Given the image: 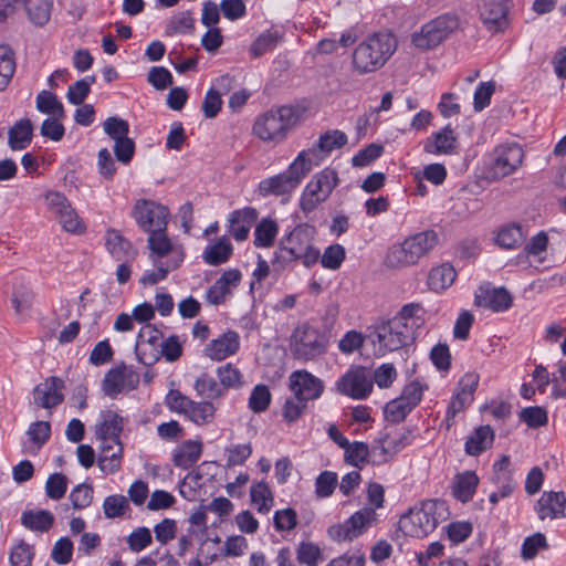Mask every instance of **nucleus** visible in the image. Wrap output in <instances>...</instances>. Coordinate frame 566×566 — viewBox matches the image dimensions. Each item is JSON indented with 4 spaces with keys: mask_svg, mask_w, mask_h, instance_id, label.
<instances>
[{
    "mask_svg": "<svg viewBox=\"0 0 566 566\" xmlns=\"http://www.w3.org/2000/svg\"><path fill=\"white\" fill-rule=\"evenodd\" d=\"M307 108L301 104L272 107L259 115L253 124V134L263 142L280 143L290 129L296 126Z\"/></svg>",
    "mask_w": 566,
    "mask_h": 566,
    "instance_id": "f257e3e1",
    "label": "nucleus"
},
{
    "mask_svg": "<svg viewBox=\"0 0 566 566\" xmlns=\"http://www.w3.org/2000/svg\"><path fill=\"white\" fill-rule=\"evenodd\" d=\"M397 49L390 32H375L359 43L353 52L354 70L366 74L381 69Z\"/></svg>",
    "mask_w": 566,
    "mask_h": 566,
    "instance_id": "f03ea898",
    "label": "nucleus"
},
{
    "mask_svg": "<svg viewBox=\"0 0 566 566\" xmlns=\"http://www.w3.org/2000/svg\"><path fill=\"white\" fill-rule=\"evenodd\" d=\"M438 242L439 235L431 229L408 235L402 242L388 249L386 265L394 269L416 265L437 247Z\"/></svg>",
    "mask_w": 566,
    "mask_h": 566,
    "instance_id": "7ed1b4c3",
    "label": "nucleus"
},
{
    "mask_svg": "<svg viewBox=\"0 0 566 566\" xmlns=\"http://www.w3.org/2000/svg\"><path fill=\"white\" fill-rule=\"evenodd\" d=\"M447 514L448 506L443 500H426L421 502L419 509H410L408 513L401 515L398 528L406 536L424 537L437 528Z\"/></svg>",
    "mask_w": 566,
    "mask_h": 566,
    "instance_id": "20e7f679",
    "label": "nucleus"
},
{
    "mask_svg": "<svg viewBox=\"0 0 566 566\" xmlns=\"http://www.w3.org/2000/svg\"><path fill=\"white\" fill-rule=\"evenodd\" d=\"M329 338L308 323L297 326L291 337L292 353L295 358L312 360L326 353Z\"/></svg>",
    "mask_w": 566,
    "mask_h": 566,
    "instance_id": "39448f33",
    "label": "nucleus"
},
{
    "mask_svg": "<svg viewBox=\"0 0 566 566\" xmlns=\"http://www.w3.org/2000/svg\"><path fill=\"white\" fill-rule=\"evenodd\" d=\"M316 228L310 223L297 224L280 241L289 253L296 256L305 268H311L319 260V250L314 247Z\"/></svg>",
    "mask_w": 566,
    "mask_h": 566,
    "instance_id": "423d86ee",
    "label": "nucleus"
},
{
    "mask_svg": "<svg viewBox=\"0 0 566 566\" xmlns=\"http://www.w3.org/2000/svg\"><path fill=\"white\" fill-rule=\"evenodd\" d=\"M338 182L337 171L333 168L327 167L315 174L301 195V210L305 214L314 211L322 202L328 199Z\"/></svg>",
    "mask_w": 566,
    "mask_h": 566,
    "instance_id": "0eeeda50",
    "label": "nucleus"
},
{
    "mask_svg": "<svg viewBox=\"0 0 566 566\" xmlns=\"http://www.w3.org/2000/svg\"><path fill=\"white\" fill-rule=\"evenodd\" d=\"M460 25V20L455 14L446 13L424 23L419 32H415L411 36L413 45L421 50H430L453 33Z\"/></svg>",
    "mask_w": 566,
    "mask_h": 566,
    "instance_id": "6e6552de",
    "label": "nucleus"
},
{
    "mask_svg": "<svg viewBox=\"0 0 566 566\" xmlns=\"http://www.w3.org/2000/svg\"><path fill=\"white\" fill-rule=\"evenodd\" d=\"M375 335L379 343V355H385L387 352H395L405 346L412 344L417 335L411 332L406 323H400L399 319H388L376 327Z\"/></svg>",
    "mask_w": 566,
    "mask_h": 566,
    "instance_id": "1a4fd4ad",
    "label": "nucleus"
},
{
    "mask_svg": "<svg viewBox=\"0 0 566 566\" xmlns=\"http://www.w3.org/2000/svg\"><path fill=\"white\" fill-rule=\"evenodd\" d=\"M377 521L375 509L365 506L350 515L344 523L327 528L328 536L335 542L353 541L360 536Z\"/></svg>",
    "mask_w": 566,
    "mask_h": 566,
    "instance_id": "9d476101",
    "label": "nucleus"
},
{
    "mask_svg": "<svg viewBox=\"0 0 566 566\" xmlns=\"http://www.w3.org/2000/svg\"><path fill=\"white\" fill-rule=\"evenodd\" d=\"M132 217L146 233L155 228H167L169 210L166 206L148 199H138L132 209Z\"/></svg>",
    "mask_w": 566,
    "mask_h": 566,
    "instance_id": "9b49d317",
    "label": "nucleus"
},
{
    "mask_svg": "<svg viewBox=\"0 0 566 566\" xmlns=\"http://www.w3.org/2000/svg\"><path fill=\"white\" fill-rule=\"evenodd\" d=\"M479 380L480 376L476 373H467L459 380L446 412L447 429L451 428L454 417L472 403Z\"/></svg>",
    "mask_w": 566,
    "mask_h": 566,
    "instance_id": "f8f14e48",
    "label": "nucleus"
},
{
    "mask_svg": "<svg viewBox=\"0 0 566 566\" xmlns=\"http://www.w3.org/2000/svg\"><path fill=\"white\" fill-rule=\"evenodd\" d=\"M337 390L353 399H366L373 390V381L364 367L349 368L336 382Z\"/></svg>",
    "mask_w": 566,
    "mask_h": 566,
    "instance_id": "ddd939ff",
    "label": "nucleus"
},
{
    "mask_svg": "<svg viewBox=\"0 0 566 566\" xmlns=\"http://www.w3.org/2000/svg\"><path fill=\"white\" fill-rule=\"evenodd\" d=\"M524 151L517 144L496 147L491 167L492 177L501 179L513 174L522 165Z\"/></svg>",
    "mask_w": 566,
    "mask_h": 566,
    "instance_id": "4468645a",
    "label": "nucleus"
},
{
    "mask_svg": "<svg viewBox=\"0 0 566 566\" xmlns=\"http://www.w3.org/2000/svg\"><path fill=\"white\" fill-rule=\"evenodd\" d=\"M303 178L296 168L292 169L291 164L285 171L261 180L258 192L262 197L289 195L298 187Z\"/></svg>",
    "mask_w": 566,
    "mask_h": 566,
    "instance_id": "2eb2a0df",
    "label": "nucleus"
},
{
    "mask_svg": "<svg viewBox=\"0 0 566 566\" xmlns=\"http://www.w3.org/2000/svg\"><path fill=\"white\" fill-rule=\"evenodd\" d=\"M139 384L138 374L120 363L111 368L103 380V391L111 398H115L124 389H135Z\"/></svg>",
    "mask_w": 566,
    "mask_h": 566,
    "instance_id": "dca6fc26",
    "label": "nucleus"
},
{
    "mask_svg": "<svg viewBox=\"0 0 566 566\" xmlns=\"http://www.w3.org/2000/svg\"><path fill=\"white\" fill-rule=\"evenodd\" d=\"M289 387L301 400L308 402L318 399L324 391V382L306 369L291 373Z\"/></svg>",
    "mask_w": 566,
    "mask_h": 566,
    "instance_id": "f3484780",
    "label": "nucleus"
},
{
    "mask_svg": "<svg viewBox=\"0 0 566 566\" xmlns=\"http://www.w3.org/2000/svg\"><path fill=\"white\" fill-rule=\"evenodd\" d=\"M65 381L57 376H50L38 384L33 390V402L43 409H53L64 401Z\"/></svg>",
    "mask_w": 566,
    "mask_h": 566,
    "instance_id": "a211bd4d",
    "label": "nucleus"
},
{
    "mask_svg": "<svg viewBox=\"0 0 566 566\" xmlns=\"http://www.w3.org/2000/svg\"><path fill=\"white\" fill-rule=\"evenodd\" d=\"M512 303L513 296L504 286L493 287L490 283H485L475 293V304L493 312H505Z\"/></svg>",
    "mask_w": 566,
    "mask_h": 566,
    "instance_id": "6ab92c4d",
    "label": "nucleus"
},
{
    "mask_svg": "<svg viewBox=\"0 0 566 566\" xmlns=\"http://www.w3.org/2000/svg\"><path fill=\"white\" fill-rule=\"evenodd\" d=\"M507 0H485L480 18L488 30L493 33L502 32L507 27Z\"/></svg>",
    "mask_w": 566,
    "mask_h": 566,
    "instance_id": "aec40b11",
    "label": "nucleus"
},
{
    "mask_svg": "<svg viewBox=\"0 0 566 566\" xmlns=\"http://www.w3.org/2000/svg\"><path fill=\"white\" fill-rule=\"evenodd\" d=\"M124 429V418L113 410H103L101 421L95 426V437L101 441H112L119 444Z\"/></svg>",
    "mask_w": 566,
    "mask_h": 566,
    "instance_id": "412c9836",
    "label": "nucleus"
},
{
    "mask_svg": "<svg viewBox=\"0 0 566 566\" xmlns=\"http://www.w3.org/2000/svg\"><path fill=\"white\" fill-rule=\"evenodd\" d=\"M457 148V137L450 125L432 133L423 142V151L430 155H451Z\"/></svg>",
    "mask_w": 566,
    "mask_h": 566,
    "instance_id": "4be33fe9",
    "label": "nucleus"
},
{
    "mask_svg": "<svg viewBox=\"0 0 566 566\" xmlns=\"http://www.w3.org/2000/svg\"><path fill=\"white\" fill-rule=\"evenodd\" d=\"M258 219V211L255 208L245 207L243 209L234 210L229 216L228 231L237 241H244L250 232V229Z\"/></svg>",
    "mask_w": 566,
    "mask_h": 566,
    "instance_id": "5701e85b",
    "label": "nucleus"
},
{
    "mask_svg": "<svg viewBox=\"0 0 566 566\" xmlns=\"http://www.w3.org/2000/svg\"><path fill=\"white\" fill-rule=\"evenodd\" d=\"M566 495L563 491L544 492L536 502L535 510L539 520L565 517Z\"/></svg>",
    "mask_w": 566,
    "mask_h": 566,
    "instance_id": "b1692460",
    "label": "nucleus"
},
{
    "mask_svg": "<svg viewBox=\"0 0 566 566\" xmlns=\"http://www.w3.org/2000/svg\"><path fill=\"white\" fill-rule=\"evenodd\" d=\"M240 347L239 334L228 331L216 339H212L205 348V354L212 360H222L234 355Z\"/></svg>",
    "mask_w": 566,
    "mask_h": 566,
    "instance_id": "393cba45",
    "label": "nucleus"
},
{
    "mask_svg": "<svg viewBox=\"0 0 566 566\" xmlns=\"http://www.w3.org/2000/svg\"><path fill=\"white\" fill-rule=\"evenodd\" d=\"M105 247L116 261H134L138 254L132 242L115 229L106 231Z\"/></svg>",
    "mask_w": 566,
    "mask_h": 566,
    "instance_id": "a878e982",
    "label": "nucleus"
},
{
    "mask_svg": "<svg viewBox=\"0 0 566 566\" xmlns=\"http://www.w3.org/2000/svg\"><path fill=\"white\" fill-rule=\"evenodd\" d=\"M203 450V443L198 440H185L172 452V463L175 467L188 470L200 459Z\"/></svg>",
    "mask_w": 566,
    "mask_h": 566,
    "instance_id": "bb28decb",
    "label": "nucleus"
},
{
    "mask_svg": "<svg viewBox=\"0 0 566 566\" xmlns=\"http://www.w3.org/2000/svg\"><path fill=\"white\" fill-rule=\"evenodd\" d=\"M33 138V124L29 118L17 120L8 130V145L11 150L29 147Z\"/></svg>",
    "mask_w": 566,
    "mask_h": 566,
    "instance_id": "cd10ccee",
    "label": "nucleus"
},
{
    "mask_svg": "<svg viewBox=\"0 0 566 566\" xmlns=\"http://www.w3.org/2000/svg\"><path fill=\"white\" fill-rule=\"evenodd\" d=\"M494 441V430L491 426H480L474 432L468 437L464 443V450L469 455H480L488 448L492 446Z\"/></svg>",
    "mask_w": 566,
    "mask_h": 566,
    "instance_id": "c85d7f7f",
    "label": "nucleus"
},
{
    "mask_svg": "<svg viewBox=\"0 0 566 566\" xmlns=\"http://www.w3.org/2000/svg\"><path fill=\"white\" fill-rule=\"evenodd\" d=\"M479 485V476L474 471H464L455 475L452 495L462 503L470 502Z\"/></svg>",
    "mask_w": 566,
    "mask_h": 566,
    "instance_id": "c756f323",
    "label": "nucleus"
},
{
    "mask_svg": "<svg viewBox=\"0 0 566 566\" xmlns=\"http://www.w3.org/2000/svg\"><path fill=\"white\" fill-rule=\"evenodd\" d=\"M233 253V247L227 237H221L217 242L208 244L202 253L206 264L218 266L226 263Z\"/></svg>",
    "mask_w": 566,
    "mask_h": 566,
    "instance_id": "7c9ffc66",
    "label": "nucleus"
},
{
    "mask_svg": "<svg viewBox=\"0 0 566 566\" xmlns=\"http://www.w3.org/2000/svg\"><path fill=\"white\" fill-rule=\"evenodd\" d=\"M54 521V515L48 510H27L21 515V524L32 532H49Z\"/></svg>",
    "mask_w": 566,
    "mask_h": 566,
    "instance_id": "2f4dec72",
    "label": "nucleus"
},
{
    "mask_svg": "<svg viewBox=\"0 0 566 566\" xmlns=\"http://www.w3.org/2000/svg\"><path fill=\"white\" fill-rule=\"evenodd\" d=\"M426 314L427 311L419 303H408L401 307L394 318L399 319L400 323H406L409 329L418 336L419 331L426 323Z\"/></svg>",
    "mask_w": 566,
    "mask_h": 566,
    "instance_id": "473e14b6",
    "label": "nucleus"
},
{
    "mask_svg": "<svg viewBox=\"0 0 566 566\" xmlns=\"http://www.w3.org/2000/svg\"><path fill=\"white\" fill-rule=\"evenodd\" d=\"M525 239L526 232L523 227L517 223H510L499 230L495 243L502 249L511 250L521 247Z\"/></svg>",
    "mask_w": 566,
    "mask_h": 566,
    "instance_id": "72a5a7b5",
    "label": "nucleus"
},
{
    "mask_svg": "<svg viewBox=\"0 0 566 566\" xmlns=\"http://www.w3.org/2000/svg\"><path fill=\"white\" fill-rule=\"evenodd\" d=\"M323 149L315 143L312 147L298 153L292 163V169L296 168L301 176L306 177L314 166H318L325 158Z\"/></svg>",
    "mask_w": 566,
    "mask_h": 566,
    "instance_id": "f704fd0d",
    "label": "nucleus"
},
{
    "mask_svg": "<svg viewBox=\"0 0 566 566\" xmlns=\"http://www.w3.org/2000/svg\"><path fill=\"white\" fill-rule=\"evenodd\" d=\"M457 277V272L451 264L444 263L431 269L428 275V286L431 291L440 292L451 286Z\"/></svg>",
    "mask_w": 566,
    "mask_h": 566,
    "instance_id": "c9c22d12",
    "label": "nucleus"
},
{
    "mask_svg": "<svg viewBox=\"0 0 566 566\" xmlns=\"http://www.w3.org/2000/svg\"><path fill=\"white\" fill-rule=\"evenodd\" d=\"M102 452L97 459V464L99 469L108 474H113L120 469V459L123 455V443L119 440V444L117 446V450L115 452H111L113 450V442L108 443L107 441H102Z\"/></svg>",
    "mask_w": 566,
    "mask_h": 566,
    "instance_id": "e433bc0d",
    "label": "nucleus"
},
{
    "mask_svg": "<svg viewBox=\"0 0 566 566\" xmlns=\"http://www.w3.org/2000/svg\"><path fill=\"white\" fill-rule=\"evenodd\" d=\"M23 4L30 21L35 27H43L49 22L52 9L50 0H23Z\"/></svg>",
    "mask_w": 566,
    "mask_h": 566,
    "instance_id": "4c0bfd02",
    "label": "nucleus"
},
{
    "mask_svg": "<svg viewBox=\"0 0 566 566\" xmlns=\"http://www.w3.org/2000/svg\"><path fill=\"white\" fill-rule=\"evenodd\" d=\"M36 109L46 114L50 117L64 118L65 109L63 104L59 101L56 94L51 91L43 90L36 95Z\"/></svg>",
    "mask_w": 566,
    "mask_h": 566,
    "instance_id": "58836bf2",
    "label": "nucleus"
},
{
    "mask_svg": "<svg viewBox=\"0 0 566 566\" xmlns=\"http://www.w3.org/2000/svg\"><path fill=\"white\" fill-rule=\"evenodd\" d=\"M15 72V53L8 44H0V92L4 91Z\"/></svg>",
    "mask_w": 566,
    "mask_h": 566,
    "instance_id": "ea45409f",
    "label": "nucleus"
},
{
    "mask_svg": "<svg viewBox=\"0 0 566 566\" xmlns=\"http://www.w3.org/2000/svg\"><path fill=\"white\" fill-rule=\"evenodd\" d=\"M279 231L277 223L270 219L263 218L254 230V245L256 248H270L273 245Z\"/></svg>",
    "mask_w": 566,
    "mask_h": 566,
    "instance_id": "a19ab883",
    "label": "nucleus"
},
{
    "mask_svg": "<svg viewBox=\"0 0 566 566\" xmlns=\"http://www.w3.org/2000/svg\"><path fill=\"white\" fill-rule=\"evenodd\" d=\"M166 232L167 228L159 227L148 233V248L153 254L157 255L158 260L168 255L174 248Z\"/></svg>",
    "mask_w": 566,
    "mask_h": 566,
    "instance_id": "79ce46f5",
    "label": "nucleus"
},
{
    "mask_svg": "<svg viewBox=\"0 0 566 566\" xmlns=\"http://www.w3.org/2000/svg\"><path fill=\"white\" fill-rule=\"evenodd\" d=\"M216 407L210 401H192L187 413L185 415L190 421L197 426H205L214 419Z\"/></svg>",
    "mask_w": 566,
    "mask_h": 566,
    "instance_id": "37998d69",
    "label": "nucleus"
},
{
    "mask_svg": "<svg viewBox=\"0 0 566 566\" xmlns=\"http://www.w3.org/2000/svg\"><path fill=\"white\" fill-rule=\"evenodd\" d=\"M195 30V19L192 18L191 11L179 12L170 18L166 24L165 33L168 36L192 32Z\"/></svg>",
    "mask_w": 566,
    "mask_h": 566,
    "instance_id": "c03bdc74",
    "label": "nucleus"
},
{
    "mask_svg": "<svg viewBox=\"0 0 566 566\" xmlns=\"http://www.w3.org/2000/svg\"><path fill=\"white\" fill-rule=\"evenodd\" d=\"M388 441V432H380L379 437L375 440V444L369 449L370 462L374 465H381L392 460L396 454L390 451Z\"/></svg>",
    "mask_w": 566,
    "mask_h": 566,
    "instance_id": "a18cd8bd",
    "label": "nucleus"
},
{
    "mask_svg": "<svg viewBox=\"0 0 566 566\" xmlns=\"http://www.w3.org/2000/svg\"><path fill=\"white\" fill-rule=\"evenodd\" d=\"M251 502L256 505L259 513H268L273 503V495L268 484L258 482L250 490Z\"/></svg>",
    "mask_w": 566,
    "mask_h": 566,
    "instance_id": "49530a36",
    "label": "nucleus"
},
{
    "mask_svg": "<svg viewBox=\"0 0 566 566\" xmlns=\"http://www.w3.org/2000/svg\"><path fill=\"white\" fill-rule=\"evenodd\" d=\"M344 460L346 463L363 469V465L368 462L369 447L361 441L349 443L345 449Z\"/></svg>",
    "mask_w": 566,
    "mask_h": 566,
    "instance_id": "de8ad7c7",
    "label": "nucleus"
},
{
    "mask_svg": "<svg viewBox=\"0 0 566 566\" xmlns=\"http://www.w3.org/2000/svg\"><path fill=\"white\" fill-rule=\"evenodd\" d=\"M413 410L399 397L391 399L384 407L385 419L392 423H400Z\"/></svg>",
    "mask_w": 566,
    "mask_h": 566,
    "instance_id": "09e8293b",
    "label": "nucleus"
},
{
    "mask_svg": "<svg viewBox=\"0 0 566 566\" xmlns=\"http://www.w3.org/2000/svg\"><path fill=\"white\" fill-rule=\"evenodd\" d=\"M195 389L198 395L210 399H217L224 395V388H221L220 384L208 374H202L196 379Z\"/></svg>",
    "mask_w": 566,
    "mask_h": 566,
    "instance_id": "8fccbe9b",
    "label": "nucleus"
},
{
    "mask_svg": "<svg viewBox=\"0 0 566 566\" xmlns=\"http://www.w3.org/2000/svg\"><path fill=\"white\" fill-rule=\"evenodd\" d=\"M217 375L221 388H224V392L229 388H239L242 385V374L231 363L218 367Z\"/></svg>",
    "mask_w": 566,
    "mask_h": 566,
    "instance_id": "3c124183",
    "label": "nucleus"
},
{
    "mask_svg": "<svg viewBox=\"0 0 566 566\" xmlns=\"http://www.w3.org/2000/svg\"><path fill=\"white\" fill-rule=\"evenodd\" d=\"M347 144V135L338 129L327 130L317 140V147L323 149L325 155Z\"/></svg>",
    "mask_w": 566,
    "mask_h": 566,
    "instance_id": "603ef678",
    "label": "nucleus"
},
{
    "mask_svg": "<svg viewBox=\"0 0 566 566\" xmlns=\"http://www.w3.org/2000/svg\"><path fill=\"white\" fill-rule=\"evenodd\" d=\"M520 420L525 422L530 428H539L548 422L547 410L539 406L523 408L518 413Z\"/></svg>",
    "mask_w": 566,
    "mask_h": 566,
    "instance_id": "864d4df0",
    "label": "nucleus"
},
{
    "mask_svg": "<svg viewBox=\"0 0 566 566\" xmlns=\"http://www.w3.org/2000/svg\"><path fill=\"white\" fill-rule=\"evenodd\" d=\"M271 398L272 396L266 385H256L250 394L249 408L255 413H261L269 408Z\"/></svg>",
    "mask_w": 566,
    "mask_h": 566,
    "instance_id": "5fc2aeb1",
    "label": "nucleus"
},
{
    "mask_svg": "<svg viewBox=\"0 0 566 566\" xmlns=\"http://www.w3.org/2000/svg\"><path fill=\"white\" fill-rule=\"evenodd\" d=\"M33 557V547L24 539H20L19 543L11 548L9 560L11 566H31Z\"/></svg>",
    "mask_w": 566,
    "mask_h": 566,
    "instance_id": "6e6d98bb",
    "label": "nucleus"
},
{
    "mask_svg": "<svg viewBox=\"0 0 566 566\" xmlns=\"http://www.w3.org/2000/svg\"><path fill=\"white\" fill-rule=\"evenodd\" d=\"M319 258L324 269L337 270L346 258V251L342 244L334 243L328 245Z\"/></svg>",
    "mask_w": 566,
    "mask_h": 566,
    "instance_id": "4d7b16f0",
    "label": "nucleus"
},
{
    "mask_svg": "<svg viewBox=\"0 0 566 566\" xmlns=\"http://www.w3.org/2000/svg\"><path fill=\"white\" fill-rule=\"evenodd\" d=\"M33 294L31 290L24 284H17L13 286L11 303L18 315H23L31 308Z\"/></svg>",
    "mask_w": 566,
    "mask_h": 566,
    "instance_id": "13d9d810",
    "label": "nucleus"
},
{
    "mask_svg": "<svg viewBox=\"0 0 566 566\" xmlns=\"http://www.w3.org/2000/svg\"><path fill=\"white\" fill-rule=\"evenodd\" d=\"M127 510H129V502L120 494L106 496L103 502V511L107 518L120 517Z\"/></svg>",
    "mask_w": 566,
    "mask_h": 566,
    "instance_id": "bf43d9fd",
    "label": "nucleus"
},
{
    "mask_svg": "<svg viewBox=\"0 0 566 566\" xmlns=\"http://www.w3.org/2000/svg\"><path fill=\"white\" fill-rule=\"evenodd\" d=\"M67 482L65 474L61 472L52 473L45 483L46 496L54 501L62 499L67 491Z\"/></svg>",
    "mask_w": 566,
    "mask_h": 566,
    "instance_id": "052dcab7",
    "label": "nucleus"
},
{
    "mask_svg": "<svg viewBox=\"0 0 566 566\" xmlns=\"http://www.w3.org/2000/svg\"><path fill=\"white\" fill-rule=\"evenodd\" d=\"M55 218L59 219L62 228L71 233H83L85 231V226L80 220L76 211L72 208L71 203L66 209L61 210Z\"/></svg>",
    "mask_w": 566,
    "mask_h": 566,
    "instance_id": "680f3d73",
    "label": "nucleus"
},
{
    "mask_svg": "<svg viewBox=\"0 0 566 566\" xmlns=\"http://www.w3.org/2000/svg\"><path fill=\"white\" fill-rule=\"evenodd\" d=\"M296 558L300 564L316 566L322 559V552L318 545L311 542H301L296 549Z\"/></svg>",
    "mask_w": 566,
    "mask_h": 566,
    "instance_id": "e2e57ef3",
    "label": "nucleus"
},
{
    "mask_svg": "<svg viewBox=\"0 0 566 566\" xmlns=\"http://www.w3.org/2000/svg\"><path fill=\"white\" fill-rule=\"evenodd\" d=\"M546 548H548V544L545 535L537 532L524 539L521 548V555L526 560L533 559L539 549Z\"/></svg>",
    "mask_w": 566,
    "mask_h": 566,
    "instance_id": "0e129e2a",
    "label": "nucleus"
},
{
    "mask_svg": "<svg viewBox=\"0 0 566 566\" xmlns=\"http://www.w3.org/2000/svg\"><path fill=\"white\" fill-rule=\"evenodd\" d=\"M69 499L73 509L83 510L93 501V486L88 483H81L71 491Z\"/></svg>",
    "mask_w": 566,
    "mask_h": 566,
    "instance_id": "69168bd1",
    "label": "nucleus"
},
{
    "mask_svg": "<svg viewBox=\"0 0 566 566\" xmlns=\"http://www.w3.org/2000/svg\"><path fill=\"white\" fill-rule=\"evenodd\" d=\"M132 552L139 553L153 542L150 530L146 526L135 528L126 538Z\"/></svg>",
    "mask_w": 566,
    "mask_h": 566,
    "instance_id": "338daca9",
    "label": "nucleus"
},
{
    "mask_svg": "<svg viewBox=\"0 0 566 566\" xmlns=\"http://www.w3.org/2000/svg\"><path fill=\"white\" fill-rule=\"evenodd\" d=\"M104 132L112 138L114 142L128 137L129 133V124L127 120L117 117L111 116L107 117L103 123Z\"/></svg>",
    "mask_w": 566,
    "mask_h": 566,
    "instance_id": "774afa93",
    "label": "nucleus"
}]
</instances>
